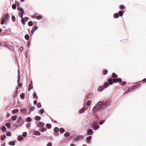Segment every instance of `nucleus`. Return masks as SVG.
I'll return each mask as SVG.
<instances>
[{
  "label": "nucleus",
  "mask_w": 146,
  "mask_h": 146,
  "mask_svg": "<svg viewBox=\"0 0 146 146\" xmlns=\"http://www.w3.org/2000/svg\"><path fill=\"white\" fill-rule=\"evenodd\" d=\"M110 104V102L109 101H107L105 102H98V104L94 107L92 111L94 112H96L99 110H101L105 108Z\"/></svg>",
  "instance_id": "nucleus-1"
},
{
  "label": "nucleus",
  "mask_w": 146,
  "mask_h": 146,
  "mask_svg": "<svg viewBox=\"0 0 146 146\" xmlns=\"http://www.w3.org/2000/svg\"><path fill=\"white\" fill-rule=\"evenodd\" d=\"M5 19L6 21H8V15L7 14H6L4 15L3 18L1 19V23L2 25H3L5 22Z\"/></svg>",
  "instance_id": "nucleus-2"
},
{
  "label": "nucleus",
  "mask_w": 146,
  "mask_h": 146,
  "mask_svg": "<svg viewBox=\"0 0 146 146\" xmlns=\"http://www.w3.org/2000/svg\"><path fill=\"white\" fill-rule=\"evenodd\" d=\"M17 121L19 123V125L21 126L24 123V121L22 119L21 117H19Z\"/></svg>",
  "instance_id": "nucleus-3"
},
{
  "label": "nucleus",
  "mask_w": 146,
  "mask_h": 146,
  "mask_svg": "<svg viewBox=\"0 0 146 146\" xmlns=\"http://www.w3.org/2000/svg\"><path fill=\"white\" fill-rule=\"evenodd\" d=\"M113 81L114 83H117L118 82L119 83H121L122 82L121 79L119 78H115L113 80Z\"/></svg>",
  "instance_id": "nucleus-4"
},
{
  "label": "nucleus",
  "mask_w": 146,
  "mask_h": 146,
  "mask_svg": "<svg viewBox=\"0 0 146 146\" xmlns=\"http://www.w3.org/2000/svg\"><path fill=\"white\" fill-rule=\"evenodd\" d=\"M140 86V84H137L133 86L131 88V90H134L136 88L139 87Z\"/></svg>",
  "instance_id": "nucleus-5"
},
{
  "label": "nucleus",
  "mask_w": 146,
  "mask_h": 146,
  "mask_svg": "<svg viewBox=\"0 0 146 146\" xmlns=\"http://www.w3.org/2000/svg\"><path fill=\"white\" fill-rule=\"evenodd\" d=\"M84 138V137L82 135H79L78 136L75 138V140L76 141H78L80 139H82Z\"/></svg>",
  "instance_id": "nucleus-6"
},
{
  "label": "nucleus",
  "mask_w": 146,
  "mask_h": 146,
  "mask_svg": "<svg viewBox=\"0 0 146 146\" xmlns=\"http://www.w3.org/2000/svg\"><path fill=\"white\" fill-rule=\"evenodd\" d=\"M28 19V18L25 17L21 20V22L23 25H24L25 24V22H27Z\"/></svg>",
  "instance_id": "nucleus-7"
},
{
  "label": "nucleus",
  "mask_w": 146,
  "mask_h": 146,
  "mask_svg": "<svg viewBox=\"0 0 146 146\" xmlns=\"http://www.w3.org/2000/svg\"><path fill=\"white\" fill-rule=\"evenodd\" d=\"M93 131L92 129H88L87 130V135H91L93 134Z\"/></svg>",
  "instance_id": "nucleus-8"
},
{
  "label": "nucleus",
  "mask_w": 146,
  "mask_h": 146,
  "mask_svg": "<svg viewBox=\"0 0 146 146\" xmlns=\"http://www.w3.org/2000/svg\"><path fill=\"white\" fill-rule=\"evenodd\" d=\"M44 125V123L42 122H39L38 124H37V126L38 127H43Z\"/></svg>",
  "instance_id": "nucleus-9"
},
{
  "label": "nucleus",
  "mask_w": 146,
  "mask_h": 146,
  "mask_svg": "<svg viewBox=\"0 0 146 146\" xmlns=\"http://www.w3.org/2000/svg\"><path fill=\"white\" fill-rule=\"evenodd\" d=\"M86 109L84 108H83L80 109L79 111V113L80 114L83 113L85 110Z\"/></svg>",
  "instance_id": "nucleus-10"
},
{
  "label": "nucleus",
  "mask_w": 146,
  "mask_h": 146,
  "mask_svg": "<svg viewBox=\"0 0 146 146\" xmlns=\"http://www.w3.org/2000/svg\"><path fill=\"white\" fill-rule=\"evenodd\" d=\"M108 81L109 84L110 85H112L113 84V80L112 79L110 78L108 79Z\"/></svg>",
  "instance_id": "nucleus-11"
},
{
  "label": "nucleus",
  "mask_w": 146,
  "mask_h": 146,
  "mask_svg": "<svg viewBox=\"0 0 146 146\" xmlns=\"http://www.w3.org/2000/svg\"><path fill=\"white\" fill-rule=\"evenodd\" d=\"M100 126L98 125H95L93 127V129L94 130H97L99 128Z\"/></svg>",
  "instance_id": "nucleus-12"
},
{
  "label": "nucleus",
  "mask_w": 146,
  "mask_h": 146,
  "mask_svg": "<svg viewBox=\"0 0 146 146\" xmlns=\"http://www.w3.org/2000/svg\"><path fill=\"white\" fill-rule=\"evenodd\" d=\"M17 115H14L12 116L11 117V119L13 121H15L17 119Z\"/></svg>",
  "instance_id": "nucleus-13"
},
{
  "label": "nucleus",
  "mask_w": 146,
  "mask_h": 146,
  "mask_svg": "<svg viewBox=\"0 0 146 146\" xmlns=\"http://www.w3.org/2000/svg\"><path fill=\"white\" fill-rule=\"evenodd\" d=\"M104 88L103 86H100L98 88V90L99 91H101L104 90Z\"/></svg>",
  "instance_id": "nucleus-14"
},
{
  "label": "nucleus",
  "mask_w": 146,
  "mask_h": 146,
  "mask_svg": "<svg viewBox=\"0 0 146 146\" xmlns=\"http://www.w3.org/2000/svg\"><path fill=\"white\" fill-rule=\"evenodd\" d=\"M33 88V86L31 82V83L29 85L28 90L29 91H30L31 89Z\"/></svg>",
  "instance_id": "nucleus-15"
},
{
  "label": "nucleus",
  "mask_w": 146,
  "mask_h": 146,
  "mask_svg": "<svg viewBox=\"0 0 146 146\" xmlns=\"http://www.w3.org/2000/svg\"><path fill=\"white\" fill-rule=\"evenodd\" d=\"M109 85V83L107 82H106L104 84L103 87L104 88H106L108 87Z\"/></svg>",
  "instance_id": "nucleus-16"
},
{
  "label": "nucleus",
  "mask_w": 146,
  "mask_h": 146,
  "mask_svg": "<svg viewBox=\"0 0 146 146\" xmlns=\"http://www.w3.org/2000/svg\"><path fill=\"white\" fill-rule=\"evenodd\" d=\"M119 8V9L121 10H124L125 8V6L123 5H120Z\"/></svg>",
  "instance_id": "nucleus-17"
},
{
  "label": "nucleus",
  "mask_w": 146,
  "mask_h": 146,
  "mask_svg": "<svg viewBox=\"0 0 146 146\" xmlns=\"http://www.w3.org/2000/svg\"><path fill=\"white\" fill-rule=\"evenodd\" d=\"M27 110L25 108H23L21 110V112L22 113H25L26 112Z\"/></svg>",
  "instance_id": "nucleus-18"
},
{
  "label": "nucleus",
  "mask_w": 146,
  "mask_h": 146,
  "mask_svg": "<svg viewBox=\"0 0 146 146\" xmlns=\"http://www.w3.org/2000/svg\"><path fill=\"white\" fill-rule=\"evenodd\" d=\"M19 110L18 109H16L13 110L12 111V113H13L14 114V113H17L18 112H19Z\"/></svg>",
  "instance_id": "nucleus-19"
},
{
  "label": "nucleus",
  "mask_w": 146,
  "mask_h": 146,
  "mask_svg": "<svg viewBox=\"0 0 146 146\" xmlns=\"http://www.w3.org/2000/svg\"><path fill=\"white\" fill-rule=\"evenodd\" d=\"M5 125L8 128H9L11 127V123H6Z\"/></svg>",
  "instance_id": "nucleus-20"
},
{
  "label": "nucleus",
  "mask_w": 146,
  "mask_h": 146,
  "mask_svg": "<svg viewBox=\"0 0 146 146\" xmlns=\"http://www.w3.org/2000/svg\"><path fill=\"white\" fill-rule=\"evenodd\" d=\"M92 136H89L88 137L86 138V141H87V142L88 143L89 142V141H90L92 139Z\"/></svg>",
  "instance_id": "nucleus-21"
},
{
  "label": "nucleus",
  "mask_w": 146,
  "mask_h": 146,
  "mask_svg": "<svg viewBox=\"0 0 146 146\" xmlns=\"http://www.w3.org/2000/svg\"><path fill=\"white\" fill-rule=\"evenodd\" d=\"M119 17V14L118 13H116L114 15V18H117Z\"/></svg>",
  "instance_id": "nucleus-22"
},
{
  "label": "nucleus",
  "mask_w": 146,
  "mask_h": 146,
  "mask_svg": "<svg viewBox=\"0 0 146 146\" xmlns=\"http://www.w3.org/2000/svg\"><path fill=\"white\" fill-rule=\"evenodd\" d=\"M59 128L56 127H55L54 129V131L56 133L58 132L59 131Z\"/></svg>",
  "instance_id": "nucleus-23"
},
{
  "label": "nucleus",
  "mask_w": 146,
  "mask_h": 146,
  "mask_svg": "<svg viewBox=\"0 0 146 146\" xmlns=\"http://www.w3.org/2000/svg\"><path fill=\"white\" fill-rule=\"evenodd\" d=\"M124 11H119V15L121 17L123 15V14Z\"/></svg>",
  "instance_id": "nucleus-24"
},
{
  "label": "nucleus",
  "mask_w": 146,
  "mask_h": 146,
  "mask_svg": "<svg viewBox=\"0 0 146 146\" xmlns=\"http://www.w3.org/2000/svg\"><path fill=\"white\" fill-rule=\"evenodd\" d=\"M112 77L113 78H117L118 77V76L115 73H113L112 74Z\"/></svg>",
  "instance_id": "nucleus-25"
},
{
  "label": "nucleus",
  "mask_w": 146,
  "mask_h": 146,
  "mask_svg": "<svg viewBox=\"0 0 146 146\" xmlns=\"http://www.w3.org/2000/svg\"><path fill=\"white\" fill-rule=\"evenodd\" d=\"M92 98V96H91L90 94H88L86 96V98L88 99H90V98Z\"/></svg>",
  "instance_id": "nucleus-26"
},
{
  "label": "nucleus",
  "mask_w": 146,
  "mask_h": 146,
  "mask_svg": "<svg viewBox=\"0 0 146 146\" xmlns=\"http://www.w3.org/2000/svg\"><path fill=\"white\" fill-rule=\"evenodd\" d=\"M2 130L3 132H5L6 131V128L4 126H3L2 127Z\"/></svg>",
  "instance_id": "nucleus-27"
},
{
  "label": "nucleus",
  "mask_w": 146,
  "mask_h": 146,
  "mask_svg": "<svg viewBox=\"0 0 146 146\" xmlns=\"http://www.w3.org/2000/svg\"><path fill=\"white\" fill-rule=\"evenodd\" d=\"M24 13V12H19V17H22L23 15V13Z\"/></svg>",
  "instance_id": "nucleus-28"
},
{
  "label": "nucleus",
  "mask_w": 146,
  "mask_h": 146,
  "mask_svg": "<svg viewBox=\"0 0 146 146\" xmlns=\"http://www.w3.org/2000/svg\"><path fill=\"white\" fill-rule=\"evenodd\" d=\"M91 104V101L90 100H89L88 101L86 104V105L88 106H89Z\"/></svg>",
  "instance_id": "nucleus-29"
},
{
  "label": "nucleus",
  "mask_w": 146,
  "mask_h": 146,
  "mask_svg": "<svg viewBox=\"0 0 146 146\" xmlns=\"http://www.w3.org/2000/svg\"><path fill=\"white\" fill-rule=\"evenodd\" d=\"M6 136L5 135H2L1 136V140H3L5 138Z\"/></svg>",
  "instance_id": "nucleus-30"
},
{
  "label": "nucleus",
  "mask_w": 146,
  "mask_h": 146,
  "mask_svg": "<svg viewBox=\"0 0 146 146\" xmlns=\"http://www.w3.org/2000/svg\"><path fill=\"white\" fill-rule=\"evenodd\" d=\"M17 93H18V88H17V90H16V92L15 93L14 95H13V98H15L17 96Z\"/></svg>",
  "instance_id": "nucleus-31"
},
{
  "label": "nucleus",
  "mask_w": 146,
  "mask_h": 146,
  "mask_svg": "<svg viewBox=\"0 0 146 146\" xmlns=\"http://www.w3.org/2000/svg\"><path fill=\"white\" fill-rule=\"evenodd\" d=\"M17 9L19 11H20L21 12H24V11L23 9H22V8H21V7H18L17 8Z\"/></svg>",
  "instance_id": "nucleus-32"
},
{
  "label": "nucleus",
  "mask_w": 146,
  "mask_h": 146,
  "mask_svg": "<svg viewBox=\"0 0 146 146\" xmlns=\"http://www.w3.org/2000/svg\"><path fill=\"white\" fill-rule=\"evenodd\" d=\"M65 131L64 129L62 128H60V133H64Z\"/></svg>",
  "instance_id": "nucleus-33"
},
{
  "label": "nucleus",
  "mask_w": 146,
  "mask_h": 146,
  "mask_svg": "<svg viewBox=\"0 0 146 146\" xmlns=\"http://www.w3.org/2000/svg\"><path fill=\"white\" fill-rule=\"evenodd\" d=\"M23 139V137L22 136H21V135L19 136L18 137V140L19 141H21V140H22Z\"/></svg>",
  "instance_id": "nucleus-34"
},
{
  "label": "nucleus",
  "mask_w": 146,
  "mask_h": 146,
  "mask_svg": "<svg viewBox=\"0 0 146 146\" xmlns=\"http://www.w3.org/2000/svg\"><path fill=\"white\" fill-rule=\"evenodd\" d=\"M28 25L29 26H33V24L32 21H30L28 22Z\"/></svg>",
  "instance_id": "nucleus-35"
},
{
  "label": "nucleus",
  "mask_w": 146,
  "mask_h": 146,
  "mask_svg": "<svg viewBox=\"0 0 146 146\" xmlns=\"http://www.w3.org/2000/svg\"><path fill=\"white\" fill-rule=\"evenodd\" d=\"M41 119V117L40 116H36L35 117V119L37 121H39Z\"/></svg>",
  "instance_id": "nucleus-36"
},
{
  "label": "nucleus",
  "mask_w": 146,
  "mask_h": 146,
  "mask_svg": "<svg viewBox=\"0 0 146 146\" xmlns=\"http://www.w3.org/2000/svg\"><path fill=\"white\" fill-rule=\"evenodd\" d=\"M21 98L22 99H23L25 97V95L23 93H21L20 95Z\"/></svg>",
  "instance_id": "nucleus-37"
},
{
  "label": "nucleus",
  "mask_w": 146,
  "mask_h": 146,
  "mask_svg": "<svg viewBox=\"0 0 146 146\" xmlns=\"http://www.w3.org/2000/svg\"><path fill=\"white\" fill-rule=\"evenodd\" d=\"M31 118L29 117H27L26 119L27 121L28 122L31 121Z\"/></svg>",
  "instance_id": "nucleus-38"
},
{
  "label": "nucleus",
  "mask_w": 146,
  "mask_h": 146,
  "mask_svg": "<svg viewBox=\"0 0 146 146\" xmlns=\"http://www.w3.org/2000/svg\"><path fill=\"white\" fill-rule=\"evenodd\" d=\"M35 134L36 135H40V133L38 131H36L35 132Z\"/></svg>",
  "instance_id": "nucleus-39"
},
{
  "label": "nucleus",
  "mask_w": 146,
  "mask_h": 146,
  "mask_svg": "<svg viewBox=\"0 0 146 146\" xmlns=\"http://www.w3.org/2000/svg\"><path fill=\"white\" fill-rule=\"evenodd\" d=\"M108 71L107 70H105L104 69L103 71V74L104 75H105L108 73Z\"/></svg>",
  "instance_id": "nucleus-40"
},
{
  "label": "nucleus",
  "mask_w": 146,
  "mask_h": 146,
  "mask_svg": "<svg viewBox=\"0 0 146 146\" xmlns=\"http://www.w3.org/2000/svg\"><path fill=\"white\" fill-rule=\"evenodd\" d=\"M46 127L48 129H50L51 127V125L50 124H47L46 125Z\"/></svg>",
  "instance_id": "nucleus-41"
},
{
  "label": "nucleus",
  "mask_w": 146,
  "mask_h": 146,
  "mask_svg": "<svg viewBox=\"0 0 146 146\" xmlns=\"http://www.w3.org/2000/svg\"><path fill=\"white\" fill-rule=\"evenodd\" d=\"M9 144L10 145H15V143L13 141H11L9 143Z\"/></svg>",
  "instance_id": "nucleus-42"
},
{
  "label": "nucleus",
  "mask_w": 146,
  "mask_h": 146,
  "mask_svg": "<svg viewBox=\"0 0 146 146\" xmlns=\"http://www.w3.org/2000/svg\"><path fill=\"white\" fill-rule=\"evenodd\" d=\"M42 17V16L41 15H38L36 17V18L37 19H40Z\"/></svg>",
  "instance_id": "nucleus-43"
},
{
  "label": "nucleus",
  "mask_w": 146,
  "mask_h": 146,
  "mask_svg": "<svg viewBox=\"0 0 146 146\" xmlns=\"http://www.w3.org/2000/svg\"><path fill=\"white\" fill-rule=\"evenodd\" d=\"M44 111V110L43 109H41L39 110V113L40 114H42L43 113V111Z\"/></svg>",
  "instance_id": "nucleus-44"
},
{
  "label": "nucleus",
  "mask_w": 146,
  "mask_h": 146,
  "mask_svg": "<svg viewBox=\"0 0 146 146\" xmlns=\"http://www.w3.org/2000/svg\"><path fill=\"white\" fill-rule=\"evenodd\" d=\"M6 135L7 136H11V132L10 131H7L6 132Z\"/></svg>",
  "instance_id": "nucleus-45"
},
{
  "label": "nucleus",
  "mask_w": 146,
  "mask_h": 146,
  "mask_svg": "<svg viewBox=\"0 0 146 146\" xmlns=\"http://www.w3.org/2000/svg\"><path fill=\"white\" fill-rule=\"evenodd\" d=\"M25 38L27 40H28L29 38V36L27 35H26L25 36Z\"/></svg>",
  "instance_id": "nucleus-46"
},
{
  "label": "nucleus",
  "mask_w": 146,
  "mask_h": 146,
  "mask_svg": "<svg viewBox=\"0 0 146 146\" xmlns=\"http://www.w3.org/2000/svg\"><path fill=\"white\" fill-rule=\"evenodd\" d=\"M46 129L44 128H42L40 130V131L42 132H43L46 131Z\"/></svg>",
  "instance_id": "nucleus-47"
},
{
  "label": "nucleus",
  "mask_w": 146,
  "mask_h": 146,
  "mask_svg": "<svg viewBox=\"0 0 146 146\" xmlns=\"http://www.w3.org/2000/svg\"><path fill=\"white\" fill-rule=\"evenodd\" d=\"M64 135L65 137H67L70 135V133L68 132H67L64 134Z\"/></svg>",
  "instance_id": "nucleus-48"
},
{
  "label": "nucleus",
  "mask_w": 146,
  "mask_h": 146,
  "mask_svg": "<svg viewBox=\"0 0 146 146\" xmlns=\"http://www.w3.org/2000/svg\"><path fill=\"white\" fill-rule=\"evenodd\" d=\"M35 108L33 106L31 107L30 109V111H33L34 110Z\"/></svg>",
  "instance_id": "nucleus-49"
},
{
  "label": "nucleus",
  "mask_w": 146,
  "mask_h": 146,
  "mask_svg": "<svg viewBox=\"0 0 146 146\" xmlns=\"http://www.w3.org/2000/svg\"><path fill=\"white\" fill-rule=\"evenodd\" d=\"M16 6L15 4H13L12 5V8L13 9H15L16 8Z\"/></svg>",
  "instance_id": "nucleus-50"
},
{
  "label": "nucleus",
  "mask_w": 146,
  "mask_h": 146,
  "mask_svg": "<svg viewBox=\"0 0 146 146\" xmlns=\"http://www.w3.org/2000/svg\"><path fill=\"white\" fill-rule=\"evenodd\" d=\"M33 97L37 99L38 98V97L36 95L35 93L33 94Z\"/></svg>",
  "instance_id": "nucleus-51"
},
{
  "label": "nucleus",
  "mask_w": 146,
  "mask_h": 146,
  "mask_svg": "<svg viewBox=\"0 0 146 146\" xmlns=\"http://www.w3.org/2000/svg\"><path fill=\"white\" fill-rule=\"evenodd\" d=\"M105 121L104 120H103L101 121H100L99 122V124L100 125H102Z\"/></svg>",
  "instance_id": "nucleus-52"
},
{
  "label": "nucleus",
  "mask_w": 146,
  "mask_h": 146,
  "mask_svg": "<svg viewBox=\"0 0 146 146\" xmlns=\"http://www.w3.org/2000/svg\"><path fill=\"white\" fill-rule=\"evenodd\" d=\"M12 19L13 22H14L15 21V17L14 16H12Z\"/></svg>",
  "instance_id": "nucleus-53"
},
{
  "label": "nucleus",
  "mask_w": 146,
  "mask_h": 146,
  "mask_svg": "<svg viewBox=\"0 0 146 146\" xmlns=\"http://www.w3.org/2000/svg\"><path fill=\"white\" fill-rule=\"evenodd\" d=\"M37 107L38 108H40L41 107V104L40 103L38 102L37 105Z\"/></svg>",
  "instance_id": "nucleus-54"
},
{
  "label": "nucleus",
  "mask_w": 146,
  "mask_h": 146,
  "mask_svg": "<svg viewBox=\"0 0 146 146\" xmlns=\"http://www.w3.org/2000/svg\"><path fill=\"white\" fill-rule=\"evenodd\" d=\"M15 5L17 6H20L19 3L17 1H15Z\"/></svg>",
  "instance_id": "nucleus-55"
},
{
  "label": "nucleus",
  "mask_w": 146,
  "mask_h": 146,
  "mask_svg": "<svg viewBox=\"0 0 146 146\" xmlns=\"http://www.w3.org/2000/svg\"><path fill=\"white\" fill-rule=\"evenodd\" d=\"M37 29V27L36 26H34L33 28L32 29H33L35 31Z\"/></svg>",
  "instance_id": "nucleus-56"
},
{
  "label": "nucleus",
  "mask_w": 146,
  "mask_h": 146,
  "mask_svg": "<svg viewBox=\"0 0 146 146\" xmlns=\"http://www.w3.org/2000/svg\"><path fill=\"white\" fill-rule=\"evenodd\" d=\"M27 134V133L26 132H24L23 133V136L25 137Z\"/></svg>",
  "instance_id": "nucleus-57"
},
{
  "label": "nucleus",
  "mask_w": 146,
  "mask_h": 146,
  "mask_svg": "<svg viewBox=\"0 0 146 146\" xmlns=\"http://www.w3.org/2000/svg\"><path fill=\"white\" fill-rule=\"evenodd\" d=\"M23 47L22 46H21L20 47L19 49V50L21 51H22L23 50Z\"/></svg>",
  "instance_id": "nucleus-58"
},
{
  "label": "nucleus",
  "mask_w": 146,
  "mask_h": 146,
  "mask_svg": "<svg viewBox=\"0 0 146 146\" xmlns=\"http://www.w3.org/2000/svg\"><path fill=\"white\" fill-rule=\"evenodd\" d=\"M126 82H123L121 84V85L122 86H124L126 85Z\"/></svg>",
  "instance_id": "nucleus-59"
},
{
  "label": "nucleus",
  "mask_w": 146,
  "mask_h": 146,
  "mask_svg": "<svg viewBox=\"0 0 146 146\" xmlns=\"http://www.w3.org/2000/svg\"><path fill=\"white\" fill-rule=\"evenodd\" d=\"M52 144L51 143L49 142L47 145L46 146H52Z\"/></svg>",
  "instance_id": "nucleus-60"
},
{
  "label": "nucleus",
  "mask_w": 146,
  "mask_h": 146,
  "mask_svg": "<svg viewBox=\"0 0 146 146\" xmlns=\"http://www.w3.org/2000/svg\"><path fill=\"white\" fill-rule=\"evenodd\" d=\"M18 86L19 87H20L22 86V84L20 82H19L18 84Z\"/></svg>",
  "instance_id": "nucleus-61"
},
{
  "label": "nucleus",
  "mask_w": 146,
  "mask_h": 146,
  "mask_svg": "<svg viewBox=\"0 0 146 146\" xmlns=\"http://www.w3.org/2000/svg\"><path fill=\"white\" fill-rule=\"evenodd\" d=\"M27 127H29L30 126V125L29 123H28L27 124Z\"/></svg>",
  "instance_id": "nucleus-62"
},
{
  "label": "nucleus",
  "mask_w": 146,
  "mask_h": 146,
  "mask_svg": "<svg viewBox=\"0 0 146 146\" xmlns=\"http://www.w3.org/2000/svg\"><path fill=\"white\" fill-rule=\"evenodd\" d=\"M142 81H143V82H146V78H145V79H143L142 80Z\"/></svg>",
  "instance_id": "nucleus-63"
},
{
  "label": "nucleus",
  "mask_w": 146,
  "mask_h": 146,
  "mask_svg": "<svg viewBox=\"0 0 146 146\" xmlns=\"http://www.w3.org/2000/svg\"><path fill=\"white\" fill-rule=\"evenodd\" d=\"M70 146H76V145L72 143L71 144Z\"/></svg>",
  "instance_id": "nucleus-64"
}]
</instances>
